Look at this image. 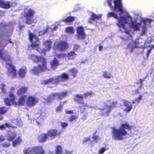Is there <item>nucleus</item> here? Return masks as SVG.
Returning <instances> with one entry per match:
<instances>
[{
	"mask_svg": "<svg viewBox=\"0 0 154 154\" xmlns=\"http://www.w3.org/2000/svg\"><path fill=\"white\" fill-rule=\"evenodd\" d=\"M29 58L35 63L40 62L42 63V64H39L37 66H34L31 70V72L33 74L38 75L40 73L48 69L46 60L45 57L32 54L30 55Z\"/></svg>",
	"mask_w": 154,
	"mask_h": 154,
	"instance_id": "f257e3e1",
	"label": "nucleus"
},
{
	"mask_svg": "<svg viewBox=\"0 0 154 154\" xmlns=\"http://www.w3.org/2000/svg\"><path fill=\"white\" fill-rule=\"evenodd\" d=\"M132 126L128 123H123L121 125V128L116 129L113 128L112 129V137L115 140H122L124 139V136L128 133L125 130L131 131Z\"/></svg>",
	"mask_w": 154,
	"mask_h": 154,
	"instance_id": "f03ea898",
	"label": "nucleus"
},
{
	"mask_svg": "<svg viewBox=\"0 0 154 154\" xmlns=\"http://www.w3.org/2000/svg\"><path fill=\"white\" fill-rule=\"evenodd\" d=\"M29 38L31 42V46L33 49L35 48L36 51L39 53L40 54H46V50L45 49H41L39 47V40L38 37L31 32L29 33Z\"/></svg>",
	"mask_w": 154,
	"mask_h": 154,
	"instance_id": "7ed1b4c3",
	"label": "nucleus"
},
{
	"mask_svg": "<svg viewBox=\"0 0 154 154\" xmlns=\"http://www.w3.org/2000/svg\"><path fill=\"white\" fill-rule=\"evenodd\" d=\"M107 2L111 9H113L115 11L117 10L121 14L123 13L125 11L123 10V7L122 5L121 0H113V2L114 4L113 7L112 6V5L111 0H107Z\"/></svg>",
	"mask_w": 154,
	"mask_h": 154,
	"instance_id": "20e7f679",
	"label": "nucleus"
},
{
	"mask_svg": "<svg viewBox=\"0 0 154 154\" xmlns=\"http://www.w3.org/2000/svg\"><path fill=\"white\" fill-rule=\"evenodd\" d=\"M106 15L108 18L112 17L115 19L118 20V23H121L123 22V21L125 23H128V22L127 20V18H129L130 20H132L131 17L129 15L127 17L122 16H120L119 17L118 14L115 11L108 12L107 14Z\"/></svg>",
	"mask_w": 154,
	"mask_h": 154,
	"instance_id": "39448f33",
	"label": "nucleus"
},
{
	"mask_svg": "<svg viewBox=\"0 0 154 154\" xmlns=\"http://www.w3.org/2000/svg\"><path fill=\"white\" fill-rule=\"evenodd\" d=\"M69 47L68 44L65 41L56 42L54 43L53 48L60 51H64Z\"/></svg>",
	"mask_w": 154,
	"mask_h": 154,
	"instance_id": "423d86ee",
	"label": "nucleus"
},
{
	"mask_svg": "<svg viewBox=\"0 0 154 154\" xmlns=\"http://www.w3.org/2000/svg\"><path fill=\"white\" fill-rule=\"evenodd\" d=\"M118 103L117 101H113L111 103V105H107L106 107L108 108L107 110L105 109V108L101 109V113L102 116H108L111 110L113 108L116 107Z\"/></svg>",
	"mask_w": 154,
	"mask_h": 154,
	"instance_id": "0eeeda50",
	"label": "nucleus"
},
{
	"mask_svg": "<svg viewBox=\"0 0 154 154\" xmlns=\"http://www.w3.org/2000/svg\"><path fill=\"white\" fill-rule=\"evenodd\" d=\"M34 14V11L30 9L28 10L27 12L25 14V17L26 19L25 23L26 24L31 25L33 23L34 20L33 18Z\"/></svg>",
	"mask_w": 154,
	"mask_h": 154,
	"instance_id": "6e6552de",
	"label": "nucleus"
},
{
	"mask_svg": "<svg viewBox=\"0 0 154 154\" xmlns=\"http://www.w3.org/2000/svg\"><path fill=\"white\" fill-rule=\"evenodd\" d=\"M37 98L32 96H29L26 99V104L29 107L33 106L38 102Z\"/></svg>",
	"mask_w": 154,
	"mask_h": 154,
	"instance_id": "1a4fd4ad",
	"label": "nucleus"
},
{
	"mask_svg": "<svg viewBox=\"0 0 154 154\" xmlns=\"http://www.w3.org/2000/svg\"><path fill=\"white\" fill-rule=\"evenodd\" d=\"M77 36L78 39H84L86 37L84 29L82 26L78 27L76 29Z\"/></svg>",
	"mask_w": 154,
	"mask_h": 154,
	"instance_id": "9d476101",
	"label": "nucleus"
},
{
	"mask_svg": "<svg viewBox=\"0 0 154 154\" xmlns=\"http://www.w3.org/2000/svg\"><path fill=\"white\" fill-rule=\"evenodd\" d=\"M7 64L9 66L8 68V72L11 74L12 78H16L17 77V70L14 66L9 63H7Z\"/></svg>",
	"mask_w": 154,
	"mask_h": 154,
	"instance_id": "9b49d317",
	"label": "nucleus"
},
{
	"mask_svg": "<svg viewBox=\"0 0 154 154\" xmlns=\"http://www.w3.org/2000/svg\"><path fill=\"white\" fill-rule=\"evenodd\" d=\"M47 134L48 137L54 138L56 137L59 136L60 134V133L56 129H52L48 130Z\"/></svg>",
	"mask_w": 154,
	"mask_h": 154,
	"instance_id": "f8f14e48",
	"label": "nucleus"
},
{
	"mask_svg": "<svg viewBox=\"0 0 154 154\" xmlns=\"http://www.w3.org/2000/svg\"><path fill=\"white\" fill-rule=\"evenodd\" d=\"M124 105L125 107L124 111L126 112H130L132 108V105L129 101L124 100L123 101Z\"/></svg>",
	"mask_w": 154,
	"mask_h": 154,
	"instance_id": "ddd939ff",
	"label": "nucleus"
},
{
	"mask_svg": "<svg viewBox=\"0 0 154 154\" xmlns=\"http://www.w3.org/2000/svg\"><path fill=\"white\" fill-rule=\"evenodd\" d=\"M69 79L68 75L65 73H63L60 76L56 77V82L58 83L60 82H64Z\"/></svg>",
	"mask_w": 154,
	"mask_h": 154,
	"instance_id": "4468645a",
	"label": "nucleus"
},
{
	"mask_svg": "<svg viewBox=\"0 0 154 154\" xmlns=\"http://www.w3.org/2000/svg\"><path fill=\"white\" fill-rule=\"evenodd\" d=\"M28 88L26 86H23L20 88L17 92V95L19 96L24 95V94L27 92Z\"/></svg>",
	"mask_w": 154,
	"mask_h": 154,
	"instance_id": "2eb2a0df",
	"label": "nucleus"
},
{
	"mask_svg": "<svg viewBox=\"0 0 154 154\" xmlns=\"http://www.w3.org/2000/svg\"><path fill=\"white\" fill-rule=\"evenodd\" d=\"M48 137L47 133H42L38 136V140L39 143H44L46 141Z\"/></svg>",
	"mask_w": 154,
	"mask_h": 154,
	"instance_id": "dca6fc26",
	"label": "nucleus"
},
{
	"mask_svg": "<svg viewBox=\"0 0 154 154\" xmlns=\"http://www.w3.org/2000/svg\"><path fill=\"white\" fill-rule=\"evenodd\" d=\"M0 57L4 60L8 61L11 60V58L9 54L3 51L2 50H0Z\"/></svg>",
	"mask_w": 154,
	"mask_h": 154,
	"instance_id": "f3484780",
	"label": "nucleus"
},
{
	"mask_svg": "<svg viewBox=\"0 0 154 154\" xmlns=\"http://www.w3.org/2000/svg\"><path fill=\"white\" fill-rule=\"evenodd\" d=\"M26 98V95L20 96V97L18 99V102H15V104L17 105H23L25 103Z\"/></svg>",
	"mask_w": 154,
	"mask_h": 154,
	"instance_id": "a211bd4d",
	"label": "nucleus"
},
{
	"mask_svg": "<svg viewBox=\"0 0 154 154\" xmlns=\"http://www.w3.org/2000/svg\"><path fill=\"white\" fill-rule=\"evenodd\" d=\"M34 153L36 154H44V151L42 146H36L33 147Z\"/></svg>",
	"mask_w": 154,
	"mask_h": 154,
	"instance_id": "6ab92c4d",
	"label": "nucleus"
},
{
	"mask_svg": "<svg viewBox=\"0 0 154 154\" xmlns=\"http://www.w3.org/2000/svg\"><path fill=\"white\" fill-rule=\"evenodd\" d=\"M141 24V23H138L135 21H132L130 24V27L133 28L135 31H139V26Z\"/></svg>",
	"mask_w": 154,
	"mask_h": 154,
	"instance_id": "aec40b11",
	"label": "nucleus"
},
{
	"mask_svg": "<svg viewBox=\"0 0 154 154\" xmlns=\"http://www.w3.org/2000/svg\"><path fill=\"white\" fill-rule=\"evenodd\" d=\"M74 101L79 104H84L83 97L82 95H76L74 98Z\"/></svg>",
	"mask_w": 154,
	"mask_h": 154,
	"instance_id": "412c9836",
	"label": "nucleus"
},
{
	"mask_svg": "<svg viewBox=\"0 0 154 154\" xmlns=\"http://www.w3.org/2000/svg\"><path fill=\"white\" fill-rule=\"evenodd\" d=\"M11 5L10 2H5L2 0H0V7L8 9L10 8Z\"/></svg>",
	"mask_w": 154,
	"mask_h": 154,
	"instance_id": "4be33fe9",
	"label": "nucleus"
},
{
	"mask_svg": "<svg viewBox=\"0 0 154 154\" xmlns=\"http://www.w3.org/2000/svg\"><path fill=\"white\" fill-rule=\"evenodd\" d=\"M56 78H51L46 80H43L42 81L41 84L43 85H47L50 84L57 83L56 82Z\"/></svg>",
	"mask_w": 154,
	"mask_h": 154,
	"instance_id": "5701e85b",
	"label": "nucleus"
},
{
	"mask_svg": "<svg viewBox=\"0 0 154 154\" xmlns=\"http://www.w3.org/2000/svg\"><path fill=\"white\" fill-rule=\"evenodd\" d=\"M27 72V69L26 67H22L19 69L18 71V74L21 78H23L25 76L26 73Z\"/></svg>",
	"mask_w": 154,
	"mask_h": 154,
	"instance_id": "b1692460",
	"label": "nucleus"
},
{
	"mask_svg": "<svg viewBox=\"0 0 154 154\" xmlns=\"http://www.w3.org/2000/svg\"><path fill=\"white\" fill-rule=\"evenodd\" d=\"M52 42L50 40H47L45 41L43 43V45L45 46L47 51H50L51 48V45Z\"/></svg>",
	"mask_w": 154,
	"mask_h": 154,
	"instance_id": "393cba45",
	"label": "nucleus"
},
{
	"mask_svg": "<svg viewBox=\"0 0 154 154\" xmlns=\"http://www.w3.org/2000/svg\"><path fill=\"white\" fill-rule=\"evenodd\" d=\"M101 17V15H97L94 13H92L90 18H89L88 21L89 23H92L93 21H94L96 19H100Z\"/></svg>",
	"mask_w": 154,
	"mask_h": 154,
	"instance_id": "a878e982",
	"label": "nucleus"
},
{
	"mask_svg": "<svg viewBox=\"0 0 154 154\" xmlns=\"http://www.w3.org/2000/svg\"><path fill=\"white\" fill-rule=\"evenodd\" d=\"M77 54L73 51H71L68 52L66 54V56L69 60H73Z\"/></svg>",
	"mask_w": 154,
	"mask_h": 154,
	"instance_id": "bb28decb",
	"label": "nucleus"
},
{
	"mask_svg": "<svg viewBox=\"0 0 154 154\" xmlns=\"http://www.w3.org/2000/svg\"><path fill=\"white\" fill-rule=\"evenodd\" d=\"M75 17L71 16L67 17L65 19L62 20L61 21L66 23L72 22L75 20Z\"/></svg>",
	"mask_w": 154,
	"mask_h": 154,
	"instance_id": "cd10ccee",
	"label": "nucleus"
},
{
	"mask_svg": "<svg viewBox=\"0 0 154 154\" xmlns=\"http://www.w3.org/2000/svg\"><path fill=\"white\" fill-rule=\"evenodd\" d=\"M8 110V108L5 106L0 107V120H2L3 117L2 115L5 114Z\"/></svg>",
	"mask_w": 154,
	"mask_h": 154,
	"instance_id": "c85d7f7f",
	"label": "nucleus"
},
{
	"mask_svg": "<svg viewBox=\"0 0 154 154\" xmlns=\"http://www.w3.org/2000/svg\"><path fill=\"white\" fill-rule=\"evenodd\" d=\"M17 134L15 132H11L10 134H8L7 140L9 141H13L16 137Z\"/></svg>",
	"mask_w": 154,
	"mask_h": 154,
	"instance_id": "c756f323",
	"label": "nucleus"
},
{
	"mask_svg": "<svg viewBox=\"0 0 154 154\" xmlns=\"http://www.w3.org/2000/svg\"><path fill=\"white\" fill-rule=\"evenodd\" d=\"M51 68L53 69H55L59 65V62L56 58H54L53 60L51 62Z\"/></svg>",
	"mask_w": 154,
	"mask_h": 154,
	"instance_id": "7c9ffc66",
	"label": "nucleus"
},
{
	"mask_svg": "<svg viewBox=\"0 0 154 154\" xmlns=\"http://www.w3.org/2000/svg\"><path fill=\"white\" fill-rule=\"evenodd\" d=\"M22 142L21 138L20 136H18L12 142V145L14 147L16 146L17 145L20 144Z\"/></svg>",
	"mask_w": 154,
	"mask_h": 154,
	"instance_id": "2f4dec72",
	"label": "nucleus"
},
{
	"mask_svg": "<svg viewBox=\"0 0 154 154\" xmlns=\"http://www.w3.org/2000/svg\"><path fill=\"white\" fill-rule=\"evenodd\" d=\"M125 23L123 21V22L121 23H117V25L119 27L122 28L124 29L125 30V33L127 34H129V31L127 30V28L125 27V26L124 24Z\"/></svg>",
	"mask_w": 154,
	"mask_h": 154,
	"instance_id": "473e14b6",
	"label": "nucleus"
},
{
	"mask_svg": "<svg viewBox=\"0 0 154 154\" xmlns=\"http://www.w3.org/2000/svg\"><path fill=\"white\" fill-rule=\"evenodd\" d=\"M69 71L71 75L72 76L73 78H74L76 76V74L78 72V70L75 68H71Z\"/></svg>",
	"mask_w": 154,
	"mask_h": 154,
	"instance_id": "72a5a7b5",
	"label": "nucleus"
},
{
	"mask_svg": "<svg viewBox=\"0 0 154 154\" xmlns=\"http://www.w3.org/2000/svg\"><path fill=\"white\" fill-rule=\"evenodd\" d=\"M106 79H110L112 77V75L111 73L106 71H104L102 75Z\"/></svg>",
	"mask_w": 154,
	"mask_h": 154,
	"instance_id": "f704fd0d",
	"label": "nucleus"
},
{
	"mask_svg": "<svg viewBox=\"0 0 154 154\" xmlns=\"http://www.w3.org/2000/svg\"><path fill=\"white\" fill-rule=\"evenodd\" d=\"M32 150L33 147L32 148H28L23 151L24 154H33L34 151Z\"/></svg>",
	"mask_w": 154,
	"mask_h": 154,
	"instance_id": "c9c22d12",
	"label": "nucleus"
},
{
	"mask_svg": "<svg viewBox=\"0 0 154 154\" xmlns=\"http://www.w3.org/2000/svg\"><path fill=\"white\" fill-rule=\"evenodd\" d=\"M63 150L62 147L60 145H58L56 148V154H62Z\"/></svg>",
	"mask_w": 154,
	"mask_h": 154,
	"instance_id": "e433bc0d",
	"label": "nucleus"
},
{
	"mask_svg": "<svg viewBox=\"0 0 154 154\" xmlns=\"http://www.w3.org/2000/svg\"><path fill=\"white\" fill-rule=\"evenodd\" d=\"M67 91L62 92L58 93L59 97L58 99L60 100L62 98L66 97L67 94Z\"/></svg>",
	"mask_w": 154,
	"mask_h": 154,
	"instance_id": "4c0bfd02",
	"label": "nucleus"
},
{
	"mask_svg": "<svg viewBox=\"0 0 154 154\" xmlns=\"http://www.w3.org/2000/svg\"><path fill=\"white\" fill-rule=\"evenodd\" d=\"M65 30L66 32L68 33L72 34L74 32L73 28L72 27H68L66 28Z\"/></svg>",
	"mask_w": 154,
	"mask_h": 154,
	"instance_id": "58836bf2",
	"label": "nucleus"
},
{
	"mask_svg": "<svg viewBox=\"0 0 154 154\" xmlns=\"http://www.w3.org/2000/svg\"><path fill=\"white\" fill-rule=\"evenodd\" d=\"M142 21L145 25L144 26H146L147 23H148L149 24L152 21V20L148 19H143L142 20Z\"/></svg>",
	"mask_w": 154,
	"mask_h": 154,
	"instance_id": "ea45409f",
	"label": "nucleus"
},
{
	"mask_svg": "<svg viewBox=\"0 0 154 154\" xmlns=\"http://www.w3.org/2000/svg\"><path fill=\"white\" fill-rule=\"evenodd\" d=\"M4 101L5 104L9 106L11 105V103H12L11 100L8 98H6L5 99Z\"/></svg>",
	"mask_w": 154,
	"mask_h": 154,
	"instance_id": "a19ab883",
	"label": "nucleus"
},
{
	"mask_svg": "<svg viewBox=\"0 0 154 154\" xmlns=\"http://www.w3.org/2000/svg\"><path fill=\"white\" fill-rule=\"evenodd\" d=\"M92 95L93 92L92 91L85 92L83 94L84 97L85 99L87 98V97L92 96Z\"/></svg>",
	"mask_w": 154,
	"mask_h": 154,
	"instance_id": "79ce46f5",
	"label": "nucleus"
},
{
	"mask_svg": "<svg viewBox=\"0 0 154 154\" xmlns=\"http://www.w3.org/2000/svg\"><path fill=\"white\" fill-rule=\"evenodd\" d=\"M77 118L78 117L77 116L72 115L69 118V121L70 122H72L75 120H76Z\"/></svg>",
	"mask_w": 154,
	"mask_h": 154,
	"instance_id": "37998d69",
	"label": "nucleus"
},
{
	"mask_svg": "<svg viewBox=\"0 0 154 154\" xmlns=\"http://www.w3.org/2000/svg\"><path fill=\"white\" fill-rule=\"evenodd\" d=\"M9 96L10 99L11 100L12 103H15V97L14 96V94L10 93Z\"/></svg>",
	"mask_w": 154,
	"mask_h": 154,
	"instance_id": "c03bdc74",
	"label": "nucleus"
},
{
	"mask_svg": "<svg viewBox=\"0 0 154 154\" xmlns=\"http://www.w3.org/2000/svg\"><path fill=\"white\" fill-rule=\"evenodd\" d=\"M63 105L60 104L58 106H57L55 109V111L57 112H60L62 110Z\"/></svg>",
	"mask_w": 154,
	"mask_h": 154,
	"instance_id": "a18cd8bd",
	"label": "nucleus"
},
{
	"mask_svg": "<svg viewBox=\"0 0 154 154\" xmlns=\"http://www.w3.org/2000/svg\"><path fill=\"white\" fill-rule=\"evenodd\" d=\"M65 55L66 54H65L61 53L56 54V56L58 58H61L64 57L65 56Z\"/></svg>",
	"mask_w": 154,
	"mask_h": 154,
	"instance_id": "49530a36",
	"label": "nucleus"
},
{
	"mask_svg": "<svg viewBox=\"0 0 154 154\" xmlns=\"http://www.w3.org/2000/svg\"><path fill=\"white\" fill-rule=\"evenodd\" d=\"M11 145L10 143H4L1 144L2 146L4 147L7 148L9 147Z\"/></svg>",
	"mask_w": 154,
	"mask_h": 154,
	"instance_id": "de8ad7c7",
	"label": "nucleus"
},
{
	"mask_svg": "<svg viewBox=\"0 0 154 154\" xmlns=\"http://www.w3.org/2000/svg\"><path fill=\"white\" fill-rule=\"evenodd\" d=\"M80 48V46L76 44H75L74 45L73 50L75 51H77L78 49Z\"/></svg>",
	"mask_w": 154,
	"mask_h": 154,
	"instance_id": "09e8293b",
	"label": "nucleus"
},
{
	"mask_svg": "<svg viewBox=\"0 0 154 154\" xmlns=\"http://www.w3.org/2000/svg\"><path fill=\"white\" fill-rule=\"evenodd\" d=\"M142 95H139L138 97L136 98L137 100V103H139L140 101L142 99Z\"/></svg>",
	"mask_w": 154,
	"mask_h": 154,
	"instance_id": "8fccbe9b",
	"label": "nucleus"
},
{
	"mask_svg": "<svg viewBox=\"0 0 154 154\" xmlns=\"http://www.w3.org/2000/svg\"><path fill=\"white\" fill-rule=\"evenodd\" d=\"M106 150V148H102L100 149L98 153L99 154L103 153Z\"/></svg>",
	"mask_w": 154,
	"mask_h": 154,
	"instance_id": "3c124183",
	"label": "nucleus"
},
{
	"mask_svg": "<svg viewBox=\"0 0 154 154\" xmlns=\"http://www.w3.org/2000/svg\"><path fill=\"white\" fill-rule=\"evenodd\" d=\"M5 126L8 128H16L15 126L11 125L10 124H8L7 123H5Z\"/></svg>",
	"mask_w": 154,
	"mask_h": 154,
	"instance_id": "603ef678",
	"label": "nucleus"
},
{
	"mask_svg": "<svg viewBox=\"0 0 154 154\" xmlns=\"http://www.w3.org/2000/svg\"><path fill=\"white\" fill-rule=\"evenodd\" d=\"M68 123H67L65 122H61V127L63 128H65L68 125Z\"/></svg>",
	"mask_w": 154,
	"mask_h": 154,
	"instance_id": "864d4df0",
	"label": "nucleus"
},
{
	"mask_svg": "<svg viewBox=\"0 0 154 154\" xmlns=\"http://www.w3.org/2000/svg\"><path fill=\"white\" fill-rule=\"evenodd\" d=\"M50 98L51 100H54L56 99L55 96V93L51 94L50 95Z\"/></svg>",
	"mask_w": 154,
	"mask_h": 154,
	"instance_id": "5fc2aeb1",
	"label": "nucleus"
},
{
	"mask_svg": "<svg viewBox=\"0 0 154 154\" xmlns=\"http://www.w3.org/2000/svg\"><path fill=\"white\" fill-rule=\"evenodd\" d=\"M142 28L143 29V30L142 31V35H143L145 34L146 30V26H143Z\"/></svg>",
	"mask_w": 154,
	"mask_h": 154,
	"instance_id": "6e6d98bb",
	"label": "nucleus"
},
{
	"mask_svg": "<svg viewBox=\"0 0 154 154\" xmlns=\"http://www.w3.org/2000/svg\"><path fill=\"white\" fill-rule=\"evenodd\" d=\"M140 82H138L137 83V84H140V88H141L142 87V86H143V80L142 79H140Z\"/></svg>",
	"mask_w": 154,
	"mask_h": 154,
	"instance_id": "4d7b16f0",
	"label": "nucleus"
},
{
	"mask_svg": "<svg viewBox=\"0 0 154 154\" xmlns=\"http://www.w3.org/2000/svg\"><path fill=\"white\" fill-rule=\"evenodd\" d=\"M90 137H88L87 138H85L84 139V140L83 141V143H85L87 141H89L90 140Z\"/></svg>",
	"mask_w": 154,
	"mask_h": 154,
	"instance_id": "13d9d810",
	"label": "nucleus"
},
{
	"mask_svg": "<svg viewBox=\"0 0 154 154\" xmlns=\"http://www.w3.org/2000/svg\"><path fill=\"white\" fill-rule=\"evenodd\" d=\"M5 139L3 136H0V142H2L4 141Z\"/></svg>",
	"mask_w": 154,
	"mask_h": 154,
	"instance_id": "bf43d9fd",
	"label": "nucleus"
},
{
	"mask_svg": "<svg viewBox=\"0 0 154 154\" xmlns=\"http://www.w3.org/2000/svg\"><path fill=\"white\" fill-rule=\"evenodd\" d=\"M65 112L67 114H72L73 113V112L72 110H66Z\"/></svg>",
	"mask_w": 154,
	"mask_h": 154,
	"instance_id": "052dcab7",
	"label": "nucleus"
},
{
	"mask_svg": "<svg viewBox=\"0 0 154 154\" xmlns=\"http://www.w3.org/2000/svg\"><path fill=\"white\" fill-rule=\"evenodd\" d=\"M5 127L4 125H0V129L2 130H4L5 129Z\"/></svg>",
	"mask_w": 154,
	"mask_h": 154,
	"instance_id": "680f3d73",
	"label": "nucleus"
},
{
	"mask_svg": "<svg viewBox=\"0 0 154 154\" xmlns=\"http://www.w3.org/2000/svg\"><path fill=\"white\" fill-rule=\"evenodd\" d=\"M151 52V51L150 50H148L147 53H146V56L147 57H148L149 54Z\"/></svg>",
	"mask_w": 154,
	"mask_h": 154,
	"instance_id": "e2e57ef3",
	"label": "nucleus"
},
{
	"mask_svg": "<svg viewBox=\"0 0 154 154\" xmlns=\"http://www.w3.org/2000/svg\"><path fill=\"white\" fill-rule=\"evenodd\" d=\"M93 138L95 140H96L98 138V137L97 136H94Z\"/></svg>",
	"mask_w": 154,
	"mask_h": 154,
	"instance_id": "0e129e2a",
	"label": "nucleus"
},
{
	"mask_svg": "<svg viewBox=\"0 0 154 154\" xmlns=\"http://www.w3.org/2000/svg\"><path fill=\"white\" fill-rule=\"evenodd\" d=\"M103 48V46L101 45H99V51H101L102 50Z\"/></svg>",
	"mask_w": 154,
	"mask_h": 154,
	"instance_id": "69168bd1",
	"label": "nucleus"
},
{
	"mask_svg": "<svg viewBox=\"0 0 154 154\" xmlns=\"http://www.w3.org/2000/svg\"><path fill=\"white\" fill-rule=\"evenodd\" d=\"M134 92L135 94H138L139 93L138 89L135 90L134 91Z\"/></svg>",
	"mask_w": 154,
	"mask_h": 154,
	"instance_id": "338daca9",
	"label": "nucleus"
},
{
	"mask_svg": "<svg viewBox=\"0 0 154 154\" xmlns=\"http://www.w3.org/2000/svg\"><path fill=\"white\" fill-rule=\"evenodd\" d=\"M149 47H150V49H149L151 51V50L154 48V44L152 45H151V46H149Z\"/></svg>",
	"mask_w": 154,
	"mask_h": 154,
	"instance_id": "774afa93",
	"label": "nucleus"
}]
</instances>
